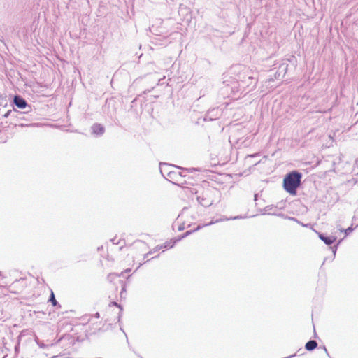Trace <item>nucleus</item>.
Returning <instances> with one entry per match:
<instances>
[{"mask_svg":"<svg viewBox=\"0 0 358 358\" xmlns=\"http://www.w3.org/2000/svg\"><path fill=\"white\" fill-rule=\"evenodd\" d=\"M185 229V224H184V223H182V224H180V225H179V227H178V231H183Z\"/></svg>","mask_w":358,"mask_h":358,"instance_id":"37","label":"nucleus"},{"mask_svg":"<svg viewBox=\"0 0 358 358\" xmlns=\"http://www.w3.org/2000/svg\"><path fill=\"white\" fill-rule=\"evenodd\" d=\"M176 243H177L173 238L170 239L169 241H165L163 244H162V246L163 249L167 250V249H171V248H173Z\"/></svg>","mask_w":358,"mask_h":358,"instance_id":"20","label":"nucleus"},{"mask_svg":"<svg viewBox=\"0 0 358 358\" xmlns=\"http://www.w3.org/2000/svg\"><path fill=\"white\" fill-rule=\"evenodd\" d=\"M120 330H121L122 331H123V332H124V334H125V336H126V338H127V341L128 342V338H127V334H125V332L124 331V330L122 329V327H120Z\"/></svg>","mask_w":358,"mask_h":358,"instance_id":"49","label":"nucleus"},{"mask_svg":"<svg viewBox=\"0 0 358 358\" xmlns=\"http://www.w3.org/2000/svg\"><path fill=\"white\" fill-rule=\"evenodd\" d=\"M318 346L317 342L315 340L310 339L306 344H305V349L307 351L311 352L316 349Z\"/></svg>","mask_w":358,"mask_h":358,"instance_id":"14","label":"nucleus"},{"mask_svg":"<svg viewBox=\"0 0 358 358\" xmlns=\"http://www.w3.org/2000/svg\"><path fill=\"white\" fill-rule=\"evenodd\" d=\"M258 195H259V194H257H257H255V195H254V201H257V199H258Z\"/></svg>","mask_w":358,"mask_h":358,"instance_id":"43","label":"nucleus"},{"mask_svg":"<svg viewBox=\"0 0 358 358\" xmlns=\"http://www.w3.org/2000/svg\"><path fill=\"white\" fill-rule=\"evenodd\" d=\"M11 105L14 109L28 110V112H33V108L28 103L27 100L21 95L15 94L13 98Z\"/></svg>","mask_w":358,"mask_h":358,"instance_id":"5","label":"nucleus"},{"mask_svg":"<svg viewBox=\"0 0 358 358\" xmlns=\"http://www.w3.org/2000/svg\"><path fill=\"white\" fill-rule=\"evenodd\" d=\"M186 175H181L180 173L176 171H172L171 173L166 178V180L171 182L172 184L181 187L182 188H186L183 185L187 182H182V178H185Z\"/></svg>","mask_w":358,"mask_h":358,"instance_id":"7","label":"nucleus"},{"mask_svg":"<svg viewBox=\"0 0 358 358\" xmlns=\"http://www.w3.org/2000/svg\"><path fill=\"white\" fill-rule=\"evenodd\" d=\"M158 257H159V255H157V256H155L153 258H157Z\"/></svg>","mask_w":358,"mask_h":358,"instance_id":"60","label":"nucleus"},{"mask_svg":"<svg viewBox=\"0 0 358 358\" xmlns=\"http://www.w3.org/2000/svg\"><path fill=\"white\" fill-rule=\"evenodd\" d=\"M222 115L221 109L219 108H213L209 109L206 113L203 120L204 121H213L215 120Z\"/></svg>","mask_w":358,"mask_h":358,"instance_id":"9","label":"nucleus"},{"mask_svg":"<svg viewBox=\"0 0 358 358\" xmlns=\"http://www.w3.org/2000/svg\"><path fill=\"white\" fill-rule=\"evenodd\" d=\"M322 349L324 350V351L325 352V353L327 354V355L329 358H332V357L330 356V355H329V352H328V350H327V348L325 347V345H324V346L322 347Z\"/></svg>","mask_w":358,"mask_h":358,"instance_id":"39","label":"nucleus"},{"mask_svg":"<svg viewBox=\"0 0 358 358\" xmlns=\"http://www.w3.org/2000/svg\"><path fill=\"white\" fill-rule=\"evenodd\" d=\"M357 226H358V224H357Z\"/></svg>","mask_w":358,"mask_h":358,"instance_id":"61","label":"nucleus"},{"mask_svg":"<svg viewBox=\"0 0 358 358\" xmlns=\"http://www.w3.org/2000/svg\"><path fill=\"white\" fill-rule=\"evenodd\" d=\"M187 189L192 194H196L198 193V191L194 187H188Z\"/></svg>","mask_w":358,"mask_h":358,"instance_id":"33","label":"nucleus"},{"mask_svg":"<svg viewBox=\"0 0 358 358\" xmlns=\"http://www.w3.org/2000/svg\"><path fill=\"white\" fill-rule=\"evenodd\" d=\"M343 238L338 240L336 243H334V245L330 247V250H331L332 252H334V255L336 254L339 245L341 243V242L343 241Z\"/></svg>","mask_w":358,"mask_h":358,"instance_id":"27","label":"nucleus"},{"mask_svg":"<svg viewBox=\"0 0 358 358\" xmlns=\"http://www.w3.org/2000/svg\"><path fill=\"white\" fill-rule=\"evenodd\" d=\"M216 189H203L201 194L196 197L197 201L203 207L208 208L213 204V196Z\"/></svg>","mask_w":358,"mask_h":358,"instance_id":"4","label":"nucleus"},{"mask_svg":"<svg viewBox=\"0 0 358 358\" xmlns=\"http://www.w3.org/2000/svg\"><path fill=\"white\" fill-rule=\"evenodd\" d=\"M36 342L41 348H45L49 346L48 345L44 344L43 341H39L38 338L36 339Z\"/></svg>","mask_w":358,"mask_h":358,"instance_id":"31","label":"nucleus"},{"mask_svg":"<svg viewBox=\"0 0 358 358\" xmlns=\"http://www.w3.org/2000/svg\"><path fill=\"white\" fill-rule=\"evenodd\" d=\"M109 306H116L118 308H120V311H119L118 315H117V322L120 324L122 314V311H123L122 306L121 304L117 303L116 301H111L109 304Z\"/></svg>","mask_w":358,"mask_h":358,"instance_id":"17","label":"nucleus"},{"mask_svg":"<svg viewBox=\"0 0 358 358\" xmlns=\"http://www.w3.org/2000/svg\"><path fill=\"white\" fill-rule=\"evenodd\" d=\"M335 257H336V255H334V252H332V255L331 256L327 257L324 258L323 264L327 262H332L334 261V259H335Z\"/></svg>","mask_w":358,"mask_h":358,"instance_id":"29","label":"nucleus"},{"mask_svg":"<svg viewBox=\"0 0 358 358\" xmlns=\"http://www.w3.org/2000/svg\"><path fill=\"white\" fill-rule=\"evenodd\" d=\"M317 234L319 238L322 241L327 245L329 246V248L337 241V236H336L329 235L322 232H318Z\"/></svg>","mask_w":358,"mask_h":358,"instance_id":"10","label":"nucleus"},{"mask_svg":"<svg viewBox=\"0 0 358 358\" xmlns=\"http://www.w3.org/2000/svg\"><path fill=\"white\" fill-rule=\"evenodd\" d=\"M130 271H131V268H127L124 271L121 272L120 273H122V275H123L124 273H128Z\"/></svg>","mask_w":358,"mask_h":358,"instance_id":"42","label":"nucleus"},{"mask_svg":"<svg viewBox=\"0 0 358 358\" xmlns=\"http://www.w3.org/2000/svg\"><path fill=\"white\" fill-rule=\"evenodd\" d=\"M173 167L174 168H176L178 169H180V170H182L183 171H186L187 173H194L196 171H201V169L200 168H183V167H181V166H173Z\"/></svg>","mask_w":358,"mask_h":358,"instance_id":"23","label":"nucleus"},{"mask_svg":"<svg viewBox=\"0 0 358 358\" xmlns=\"http://www.w3.org/2000/svg\"><path fill=\"white\" fill-rule=\"evenodd\" d=\"M295 356H296V354H293V355H289V356H288V357H285V358H292V357H295Z\"/></svg>","mask_w":358,"mask_h":358,"instance_id":"48","label":"nucleus"},{"mask_svg":"<svg viewBox=\"0 0 358 358\" xmlns=\"http://www.w3.org/2000/svg\"><path fill=\"white\" fill-rule=\"evenodd\" d=\"M110 241L115 245H118L120 243V241H116V238H112Z\"/></svg>","mask_w":358,"mask_h":358,"instance_id":"40","label":"nucleus"},{"mask_svg":"<svg viewBox=\"0 0 358 358\" xmlns=\"http://www.w3.org/2000/svg\"><path fill=\"white\" fill-rule=\"evenodd\" d=\"M278 209V207L277 206L268 205V206H266L263 209H259V211L261 213V214L266 215V214H268V213H272L273 211H276Z\"/></svg>","mask_w":358,"mask_h":358,"instance_id":"15","label":"nucleus"},{"mask_svg":"<svg viewBox=\"0 0 358 358\" xmlns=\"http://www.w3.org/2000/svg\"><path fill=\"white\" fill-rule=\"evenodd\" d=\"M111 325H112L111 324H108L107 325V327L106 328V329H105V330H108V329H109V327H111Z\"/></svg>","mask_w":358,"mask_h":358,"instance_id":"52","label":"nucleus"},{"mask_svg":"<svg viewBox=\"0 0 358 358\" xmlns=\"http://www.w3.org/2000/svg\"><path fill=\"white\" fill-rule=\"evenodd\" d=\"M171 165L167 164V163H164V162H161L159 164V171H160V173L162 174V176L166 179V178L171 173V171L173 170H171Z\"/></svg>","mask_w":358,"mask_h":358,"instance_id":"13","label":"nucleus"},{"mask_svg":"<svg viewBox=\"0 0 358 358\" xmlns=\"http://www.w3.org/2000/svg\"><path fill=\"white\" fill-rule=\"evenodd\" d=\"M20 127H24V126H29L30 124H20Z\"/></svg>","mask_w":358,"mask_h":358,"instance_id":"53","label":"nucleus"},{"mask_svg":"<svg viewBox=\"0 0 358 358\" xmlns=\"http://www.w3.org/2000/svg\"><path fill=\"white\" fill-rule=\"evenodd\" d=\"M103 113L110 117L115 124H118L116 118L117 107L116 101L114 98L107 99L105 104L103 106Z\"/></svg>","mask_w":358,"mask_h":358,"instance_id":"3","label":"nucleus"},{"mask_svg":"<svg viewBox=\"0 0 358 358\" xmlns=\"http://www.w3.org/2000/svg\"><path fill=\"white\" fill-rule=\"evenodd\" d=\"M257 155H258V154H254V155H248V157H254L257 156Z\"/></svg>","mask_w":358,"mask_h":358,"instance_id":"51","label":"nucleus"},{"mask_svg":"<svg viewBox=\"0 0 358 358\" xmlns=\"http://www.w3.org/2000/svg\"><path fill=\"white\" fill-rule=\"evenodd\" d=\"M118 282L121 285V291L120 293V298L121 299H125L127 295V284L126 282L122 280H118Z\"/></svg>","mask_w":358,"mask_h":358,"instance_id":"18","label":"nucleus"},{"mask_svg":"<svg viewBox=\"0 0 358 358\" xmlns=\"http://www.w3.org/2000/svg\"><path fill=\"white\" fill-rule=\"evenodd\" d=\"M182 171H178L179 173H180L181 175H186V177L187 176V172L186 171H183L182 170H181Z\"/></svg>","mask_w":358,"mask_h":358,"instance_id":"46","label":"nucleus"},{"mask_svg":"<svg viewBox=\"0 0 358 358\" xmlns=\"http://www.w3.org/2000/svg\"><path fill=\"white\" fill-rule=\"evenodd\" d=\"M138 358H142V357L138 355Z\"/></svg>","mask_w":358,"mask_h":358,"instance_id":"57","label":"nucleus"},{"mask_svg":"<svg viewBox=\"0 0 358 358\" xmlns=\"http://www.w3.org/2000/svg\"><path fill=\"white\" fill-rule=\"evenodd\" d=\"M98 331H103L104 330H102V329H101V328H99Z\"/></svg>","mask_w":358,"mask_h":358,"instance_id":"56","label":"nucleus"},{"mask_svg":"<svg viewBox=\"0 0 358 358\" xmlns=\"http://www.w3.org/2000/svg\"><path fill=\"white\" fill-rule=\"evenodd\" d=\"M13 110H7L3 115V116L4 117H10L11 118H13Z\"/></svg>","mask_w":358,"mask_h":358,"instance_id":"32","label":"nucleus"},{"mask_svg":"<svg viewBox=\"0 0 358 358\" xmlns=\"http://www.w3.org/2000/svg\"><path fill=\"white\" fill-rule=\"evenodd\" d=\"M358 226L357 225L355 227H353L352 224H351L350 227H348L347 229H343V228H341L339 229V231L341 232V233H344L345 236H348L350 234H351L355 229L356 227H357Z\"/></svg>","mask_w":358,"mask_h":358,"instance_id":"24","label":"nucleus"},{"mask_svg":"<svg viewBox=\"0 0 358 358\" xmlns=\"http://www.w3.org/2000/svg\"><path fill=\"white\" fill-rule=\"evenodd\" d=\"M0 277H1V278L4 277L3 275V273L1 271H0Z\"/></svg>","mask_w":358,"mask_h":358,"instance_id":"54","label":"nucleus"},{"mask_svg":"<svg viewBox=\"0 0 358 358\" xmlns=\"http://www.w3.org/2000/svg\"><path fill=\"white\" fill-rule=\"evenodd\" d=\"M130 277H131V275H128V276L127 277V279H129Z\"/></svg>","mask_w":358,"mask_h":358,"instance_id":"58","label":"nucleus"},{"mask_svg":"<svg viewBox=\"0 0 358 358\" xmlns=\"http://www.w3.org/2000/svg\"><path fill=\"white\" fill-rule=\"evenodd\" d=\"M24 280V278H20L19 280H16L13 282V284H15V283H16V282H19L20 280Z\"/></svg>","mask_w":358,"mask_h":358,"instance_id":"50","label":"nucleus"},{"mask_svg":"<svg viewBox=\"0 0 358 358\" xmlns=\"http://www.w3.org/2000/svg\"><path fill=\"white\" fill-rule=\"evenodd\" d=\"M288 220H292V221H294V222H296L298 223L299 224H301V222L299 221L297 218L294 217H288Z\"/></svg>","mask_w":358,"mask_h":358,"instance_id":"34","label":"nucleus"},{"mask_svg":"<svg viewBox=\"0 0 358 358\" xmlns=\"http://www.w3.org/2000/svg\"><path fill=\"white\" fill-rule=\"evenodd\" d=\"M93 317H96V318H99V317H100V314H99V313H98V312H97V313H96L93 315Z\"/></svg>","mask_w":358,"mask_h":358,"instance_id":"44","label":"nucleus"},{"mask_svg":"<svg viewBox=\"0 0 358 358\" xmlns=\"http://www.w3.org/2000/svg\"><path fill=\"white\" fill-rule=\"evenodd\" d=\"M122 273H109L107 276V280L115 284V281L117 280L118 281V278L121 277Z\"/></svg>","mask_w":358,"mask_h":358,"instance_id":"21","label":"nucleus"},{"mask_svg":"<svg viewBox=\"0 0 358 358\" xmlns=\"http://www.w3.org/2000/svg\"><path fill=\"white\" fill-rule=\"evenodd\" d=\"M204 227H205L204 224H198L196 227H195L193 229L187 231L186 232H185V234L186 236L187 237V236H190L191 234H192L193 233L198 231L199 230L203 229Z\"/></svg>","mask_w":358,"mask_h":358,"instance_id":"25","label":"nucleus"},{"mask_svg":"<svg viewBox=\"0 0 358 358\" xmlns=\"http://www.w3.org/2000/svg\"><path fill=\"white\" fill-rule=\"evenodd\" d=\"M300 225H301L303 227L308 228V227H310L311 224H310V223L303 224V223L301 222Z\"/></svg>","mask_w":358,"mask_h":358,"instance_id":"41","label":"nucleus"},{"mask_svg":"<svg viewBox=\"0 0 358 358\" xmlns=\"http://www.w3.org/2000/svg\"><path fill=\"white\" fill-rule=\"evenodd\" d=\"M269 80H270V81H271V80L273 81V80H274V79H273V78H271Z\"/></svg>","mask_w":358,"mask_h":358,"instance_id":"59","label":"nucleus"},{"mask_svg":"<svg viewBox=\"0 0 358 358\" xmlns=\"http://www.w3.org/2000/svg\"><path fill=\"white\" fill-rule=\"evenodd\" d=\"M268 215H277L278 217H282V218L287 219V220H288V217H289V216L285 215L283 213H277L276 211H273L272 213H268Z\"/></svg>","mask_w":358,"mask_h":358,"instance_id":"28","label":"nucleus"},{"mask_svg":"<svg viewBox=\"0 0 358 358\" xmlns=\"http://www.w3.org/2000/svg\"><path fill=\"white\" fill-rule=\"evenodd\" d=\"M91 131L92 135L99 137L103 135L106 129L103 124L100 123H94L91 127Z\"/></svg>","mask_w":358,"mask_h":358,"instance_id":"11","label":"nucleus"},{"mask_svg":"<svg viewBox=\"0 0 358 358\" xmlns=\"http://www.w3.org/2000/svg\"><path fill=\"white\" fill-rule=\"evenodd\" d=\"M237 80L241 87L243 88V91H245L247 88L248 91L252 90L256 87L258 82L257 78L253 75V73L248 71L239 74Z\"/></svg>","mask_w":358,"mask_h":358,"instance_id":"2","label":"nucleus"},{"mask_svg":"<svg viewBox=\"0 0 358 358\" xmlns=\"http://www.w3.org/2000/svg\"><path fill=\"white\" fill-rule=\"evenodd\" d=\"M245 217H247V216L237 215V216H234V217H230V219H231V220H234L243 219Z\"/></svg>","mask_w":358,"mask_h":358,"instance_id":"35","label":"nucleus"},{"mask_svg":"<svg viewBox=\"0 0 358 358\" xmlns=\"http://www.w3.org/2000/svg\"><path fill=\"white\" fill-rule=\"evenodd\" d=\"M187 238L186 235L185 233H183L182 234H180L176 237H174V240L176 241V243L183 240L184 238Z\"/></svg>","mask_w":358,"mask_h":358,"instance_id":"30","label":"nucleus"},{"mask_svg":"<svg viewBox=\"0 0 358 358\" xmlns=\"http://www.w3.org/2000/svg\"><path fill=\"white\" fill-rule=\"evenodd\" d=\"M14 349H15V352L16 354L19 352V350H20V343H19L17 345H15Z\"/></svg>","mask_w":358,"mask_h":358,"instance_id":"38","label":"nucleus"},{"mask_svg":"<svg viewBox=\"0 0 358 358\" xmlns=\"http://www.w3.org/2000/svg\"><path fill=\"white\" fill-rule=\"evenodd\" d=\"M303 174L298 170L287 173L282 180L284 190L291 196H296L297 190L301 185Z\"/></svg>","mask_w":358,"mask_h":358,"instance_id":"1","label":"nucleus"},{"mask_svg":"<svg viewBox=\"0 0 358 358\" xmlns=\"http://www.w3.org/2000/svg\"><path fill=\"white\" fill-rule=\"evenodd\" d=\"M230 94H231V99H238L244 91L241 87L238 80L231 81L230 83Z\"/></svg>","mask_w":358,"mask_h":358,"instance_id":"8","label":"nucleus"},{"mask_svg":"<svg viewBox=\"0 0 358 358\" xmlns=\"http://www.w3.org/2000/svg\"><path fill=\"white\" fill-rule=\"evenodd\" d=\"M313 337L314 338H317V334L316 331H315V329H314V331H313Z\"/></svg>","mask_w":358,"mask_h":358,"instance_id":"47","label":"nucleus"},{"mask_svg":"<svg viewBox=\"0 0 358 358\" xmlns=\"http://www.w3.org/2000/svg\"><path fill=\"white\" fill-rule=\"evenodd\" d=\"M138 102H140V105L141 106L142 101L139 100V98L138 97L134 98L131 103V109H134V110H136L137 112V109L135 108L138 105Z\"/></svg>","mask_w":358,"mask_h":358,"instance_id":"26","label":"nucleus"},{"mask_svg":"<svg viewBox=\"0 0 358 358\" xmlns=\"http://www.w3.org/2000/svg\"><path fill=\"white\" fill-rule=\"evenodd\" d=\"M161 249H163L162 245H158L151 251L152 252V253H154L159 251Z\"/></svg>","mask_w":358,"mask_h":358,"instance_id":"36","label":"nucleus"},{"mask_svg":"<svg viewBox=\"0 0 358 358\" xmlns=\"http://www.w3.org/2000/svg\"><path fill=\"white\" fill-rule=\"evenodd\" d=\"M152 251H150L149 252L146 253L145 255H144V258H147L148 257V256L152 254Z\"/></svg>","mask_w":358,"mask_h":358,"instance_id":"45","label":"nucleus"},{"mask_svg":"<svg viewBox=\"0 0 358 358\" xmlns=\"http://www.w3.org/2000/svg\"><path fill=\"white\" fill-rule=\"evenodd\" d=\"M13 118H15L17 120H24L27 122H32L35 120L36 113V109H33V112H28V110H25L23 112H20L17 109L13 110Z\"/></svg>","mask_w":358,"mask_h":358,"instance_id":"6","label":"nucleus"},{"mask_svg":"<svg viewBox=\"0 0 358 358\" xmlns=\"http://www.w3.org/2000/svg\"><path fill=\"white\" fill-rule=\"evenodd\" d=\"M227 220H231V219H230V217H227L224 215H222L219 219H215V220L212 219V220L210 222L204 224H205V227H207V226L214 224L215 223H218V222L227 221Z\"/></svg>","mask_w":358,"mask_h":358,"instance_id":"19","label":"nucleus"},{"mask_svg":"<svg viewBox=\"0 0 358 358\" xmlns=\"http://www.w3.org/2000/svg\"><path fill=\"white\" fill-rule=\"evenodd\" d=\"M288 64L286 63L280 64L278 66V70L274 73V78L276 80H280L287 73Z\"/></svg>","mask_w":358,"mask_h":358,"instance_id":"12","label":"nucleus"},{"mask_svg":"<svg viewBox=\"0 0 358 358\" xmlns=\"http://www.w3.org/2000/svg\"><path fill=\"white\" fill-rule=\"evenodd\" d=\"M220 92L223 96H227V97H230L231 99V94H230L229 83L225 84V82H224V85L221 87Z\"/></svg>","mask_w":358,"mask_h":358,"instance_id":"16","label":"nucleus"},{"mask_svg":"<svg viewBox=\"0 0 358 358\" xmlns=\"http://www.w3.org/2000/svg\"><path fill=\"white\" fill-rule=\"evenodd\" d=\"M48 301L51 303L52 306L55 308H61V305L57 302V301L55 299V296L52 291H51V293L50 294Z\"/></svg>","mask_w":358,"mask_h":358,"instance_id":"22","label":"nucleus"},{"mask_svg":"<svg viewBox=\"0 0 358 358\" xmlns=\"http://www.w3.org/2000/svg\"><path fill=\"white\" fill-rule=\"evenodd\" d=\"M101 249H103V246H100V247L98 248V250H100Z\"/></svg>","mask_w":358,"mask_h":358,"instance_id":"55","label":"nucleus"}]
</instances>
